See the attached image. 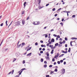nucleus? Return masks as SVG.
Here are the masks:
<instances>
[{
  "mask_svg": "<svg viewBox=\"0 0 77 77\" xmlns=\"http://www.w3.org/2000/svg\"><path fill=\"white\" fill-rule=\"evenodd\" d=\"M51 42H54V39L53 38L51 40Z\"/></svg>",
  "mask_w": 77,
  "mask_h": 77,
  "instance_id": "9d476101",
  "label": "nucleus"
},
{
  "mask_svg": "<svg viewBox=\"0 0 77 77\" xmlns=\"http://www.w3.org/2000/svg\"><path fill=\"white\" fill-rule=\"evenodd\" d=\"M11 73H12V71H11L8 74V75H9L11 74Z\"/></svg>",
  "mask_w": 77,
  "mask_h": 77,
  "instance_id": "72a5a7b5",
  "label": "nucleus"
},
{
  "mask_svg": "<svg viewBox=\"0 0 77 77\" xmlns=\"http://www.w3.org/2000/svg\"><path fill=\"white\" fill-rule=\"evenodd\" d=\"M65 41H67V40H68V38H66V37H65Z\"/></svg>",
  "mask_w": 77,
  "mask_h": 77,
  "instance_id": "ea45409f",
  "label": "nucleus"
},
{
  "mask_svg": "<svg viewBox=\"0 0 77 77\" xmlns=\"http://www.w3.org/2000/svg\"><path fill=\"white\" fill-rule=\"evenodd\" d=\"M52 66H53L51 65L49 66V67H50V68H51V67H52Z\"/></svg>",
  "mask_w": 77,
  "mask_h": 77,
  "instance_id": "a19ab883",
  "label": "nucleus"
},
{
  "mask_svg": "<svg viewBox=\"0 0 77 77\" xmlns=\"http://www.w3.org/2000/svg\"><path fill=\"white\" fill-rule=\"evenodd\" d=\"M72 18H75V15H73L72 16Z\"/></svg>",
  "mask_w": 77,
  "mask_h": 77,
  "instance_id": "2f4dec72",
  "label": "nucleus"
},
{
  "mask_svg": "<svg viewBox=\"0 0 77 77\" xmlns=\"http://www.w3.org/2000/svg\"><path fill=\"white\" fill-rule=\"evenodd\" d=\"M3 25V23H2L0 24V26H2Z\"/></svg>",
  "mask_w": 77,
  "mask_h": 77,
  "instance_id": "5fc2aeb1",
  "label": "nucleus"
},
{
  "mask_svg": "<svg viewBox=\"0 0 77 77\" xmlns=\"http://www.w3.org/2000/svg\"><path fill=\"white\" fill-rule=\"evenodd\" d=\"M71 51V48H69V50H68V52H70Z\"/></svg>",
  "mask_w": 77,
  "mask_h": 77,
  "instance_id": "f3484780",
  "label": "nucleus"
},
{
  "mask_svg": "<svg viewBox=\"0 0 77 77\" xmlns=\"http://www.w3.org/2000/svg\"><path fill=\"white\" fill-rule=\"evenodd\" d=\"M22 23L23 24V25H24V24H25V20H23L22 21Z\"/></svg>",
  "mask_w": 77,
  "mask_h": 77,
  "instance_id": "39448f33",
  "label": "nucleus"
},
{
  "mask_svg": "<svg viewBox=\"0 0 77 77\" xmlns=\"http://www.w3.org/2000/svg\"><path fill=\"white\" fill-rule=\"evenodd\" d=\"M21 45V44L19 45H18L17 46V48H20V47Z\"/></svg>",
  "mask_w": 77,
  "mask_h": 77,
  "instance_id": "a211bd4d",
  "label": "nucleus"
},
{
  "mask_svg": "<svg viewBox=\"0 0 77 77\" xmlns=\"http://www.w3.org/2000/svg\"><path fill=\"white\" fill-rule=\"evenodd\" d=\"M62 71L63 72V74H64L65 72V69H62Z\"/></svg>",
  "mask_w": 77,
  "mask_h": 77,
  "instance_id": "20e7f679",
  "label": "nucleus"
},
{
  "mask_svg": "<svg viewBox=\"0 0 77 77\" xmlns=\"http://www.w3.org/2000/svg\"><path fill=\"white\" fill-rule=\"evenodd\" d=\"M47 64H45L44 66V68H47Z\"/></svg>",
  "mask_w": 77,
  "mask_h": 77,
  "instance_id": "aec40b11",
  "label": "nucleus"
},
{
  "mask_svg": "<svg viewBox=\"0 0 77 77\" xmlns=\"http://www.w3.org/2000/svg\"><path fill=\"white\" fill-rule=\"evenodd\" d=\"M62 47V45H60L59 44L58 45V47Z\"/></svg>",
  "mask_w": 77,
  "mask_h": 77,
  "instance_id": "4be33fe9",
  "label": "nucleus"
},
{
  "mask_svg": "<svg viewBox=\"0 0 77 77\" xmlns=\"http://www.w3.org/2000/svg\"><path fill=\"white\" fill-rule=\"evenodd\" d=\"M52 62H54V61H55V59H54V58H53L52 59Z\"/></svg>",
  "mask_w": 77,
  "mask_h": 77,
  "instance_id": "7c9ffc66",
  "label": "nucleus"
},
{
  "mask_svg": "<svg viewBox=\"0 0 77 77\" xmlns=\"http://www.w3.org/2000/svg\"><path fill=\"white\" fill-rule=\"evenodd\" d=\"M62 8H59L57 10V11H60L61 9Z\"/></svg>",
  "mask_w": 77,
  "mask_h": 77,
  "instance_id": "864d4df0",
  "label": "nucleus"
},
{
  "mask_svg": "<svg viewBox=\"0 0 77 77\" xmlns=\"http://www.w3.org/2000/svg\"><path fill=\"white\" fill-rule=\"evenodd\" d=\"M53 51H54V50H52L51 52V54H53Z\"/></svg>",
  "mask_w": 77,
  "mask_h": 77,
  "instance_id": "2eb2a0df",
  "label": "nucleus"
},
{
  "mask_svg": "<svg viewBox=\"0 0 77 77\" xmlns=\"http://www.w3.org/2000/svg\"><path fill=\"white\" fill-rule=\"evenodd\" d=\"M13 22V21H11V23L10 24V25H9V26H11V24H12V23Z\"/></svg>",
  "mask_w": 77,
  "mask_h": 77,
  "instance_id": "4d7b16f0",
  "label": "nucleus"
},
{
  "mask_svg": "<svg viewBox=\"0 0 77 77\" xmlns=\"http://www.w3.org/2000/svg\"><path fill=\"white\" fill-rule=\"evenodd\" d=\"M58 45L59 46V43H56L55 44V47L57 46Z\"/></svg>",
  "mask_w": 77,
  "mask_h": 77,
  "instance_id": "9b49d317",
  "label": "nucleus"
},
{
  "mask_svg": "<svg viewBox=\"0 0 77 77\" xmlns=\"http://www.w3.org/2000/svg\"><path fill=\"white\" fill-rule=\"evenodd\" d=\"M25 69H26V68H23L20 69V72L19 73V75H21L23 71H24V70H25Z\"/></svg>",
  "mask_w": 77,
  "mask_h": 77,
  "instance_id": "f257e3e1",
  "label": "nucleus"
},
{
  "mask_svg": "<svg viewBox=\"0 0 77 77\" xmlns=\"http://www.w3.org/2000/svg\"><path fill=\"white\" fill-rule=\"evenodd\" d=\"M63 55H65L64 54H63L59 56V57H63Z\"/></svg>",
  "mask_w": 77,
  "mask_h": 77,
  "instance_id": "ddd939ff",
  "label": "nucleus"
},
{
  "mask_svg": "<svg viewBox=\"0 0 77 77\" xmlns=\"http://www.w3.org/2000/svg\"><path fill=\"white\" fill-rule=\"evenodd\" d=\"M45 59L46 60H50V57H45Z\"/></svg>",
  "mask_w": 77,
  "mask_h": 77,
  "instance_id": "6e6552de",
  "label": "nucleus"
},
{
  "mask_svg": "<svg viewBox=\"0 0 77 77\" xmlns=\"http://www.w3.org/2000/svg\"><path fill=\"white\" fill-rule=\"evenodd\" d=\"M40 53L41 54H42L43 53V51H40Z\"/></svg>",
  "mask_w": 77,
  "mask_h": 77,
  "instance_id": "e433bc0d",
  "label": "nucleus"
},
{
  "mask_svg": "<svg viewBox=\"0 0 77 77\" xmlns=\"http://www.w3.org/2000/svg\"><path fill=\"white\" fill-rule=\"evenodd\" d=\"M54 71L55 72H57V69H55Z\"/></svg>",
  "mask_w": 77,
  "mask_h": 77,
  "instance_id": "bb28decb",
  "label": "nucleus"
},
{
  "mask_svg": "<svg viewBox=\"0 0 77 77\" xmlns=\"http://www.w3.org/2000/svg\"><path fill=\"white\" fill-rule=\"evenodd\" d=\"M65 47H68V45L67 44H66L65 45Z\"/></svg>",
  "mask_w": 77,
  "mask_h": 77,
  "instance_id": "6e6d98bb",
  "label": "nucleus"
},
{
  "mask_svg": "<svg viewBox=\"0 0 77 77\" xmlns=\"http://www.w3.org/2000/svg\"><path fill=\"white\" fill-rule=\"evenodd\" d=\"M57 63L58 64H59L60 63V61H58L57 62Z\"/></svg>",
  "mask_w": 77,
  "mask_h": 77,
  "instance_id": "c85d7f7f",
  "label": "nucleus"
},
{
  "mask_svg": "<svg viewBox=\"0 0 77 77\" xmlns=\"http://www.w3.org/2000/svg\"><path fill=\"white\" fill-rule=\"evenodd\" d=\"M59 44H60L62 45V44H63V42H60Z\"/></svg>",
  "mask_w": 77,
  "mask_h": 77,
  "instance_id": "cd10ccee",
  "label": "nucleus"
},
{
  "mask_svg": "<svg viewBox=\"0 0 77 77\" xmlns=\"http://www.w3.org/2000/svg\"><path fill=\"white\" fill-rule=\"evenodd\" d=\"M23 64H24V63H25V60H23Z\"/></svg>",
  "mask_w": 77,
  "mask_h": 77,
  "instance_id": "a18cd8bd",
  "label": "nucleus"
},
{
  "mask_svg": "<svg viewBox=\"0 0 77 77\" xmlns=\"http://www.w3.org/2000/svg\"><path fill=\"white\" fill-rule=\"evenodd\" d=\"M53 72H54L51 71V72H50L51 74H53Z\"/></svg>",
  "mask_w": 77,
  "mask_h": 77,
  "instance_id": "473e14b6",
  "label": "nucleus"
},
{
  "mask_svg": "<svg viewBox=\"0 0 77 77\" xmlns=\"http://www.w3.org/2000/svg\"><path fill=\"white\" fill-rule=\"evenodd\" d=\"M25 13V11L23 10L21 14L22 15H23V14H24Z\"/></svg>",
  "mask_w": 77,
  "mask_h": 77,
  "instance_id": "1a4fd4ad",
  "label": "nucleus"
},
{
  "mask_svg": "<svg viewBox=\"0 0 77 77\" xmlns=\"http://www.w3.org/2000/svg\"><path fill=\"white\" fill-rule=\"evenodd\" d=\"M54 16L55 17H57V14H55L54 15Z\"/></svg>",
  "mask_w": 77,
  "mask_h": 77,
  "instance_id": "bf43d9fd",
  "label": "nucleus"
},
{
  "mask_svg": "<svg viewBox=\"0 0 77 77\" xmlns=\"http://www.w3.org/2000/svg\"><path fill=\"white\" fill-rule=\"evenodd\" d=\"M55 10H56V8H54L52 9L53 11H55Z\"/></svg>",
  "mask_w": 77,
  "mask_h": 77,
  "instance_id": "c756f323",
  "label": "nucleus"
},
{
  "mask_svg": "<svg viewBox=\"0 0 77 77\" xmlns=\"http://www.w3.org/2000/svg\"><path fill=\"white\" fill-rule=\"evenodd\" d=\"M46 77H50V75H46Z\"/></svg>",
  "mask_w": 77,
  "mask_h": 77,
  "instance_id": "de8ad7c7",
  "label": "nucleus"
},
{
  "mask_svg": "<svg viewBox=\"0 0 77 77\" xmlns=\"http://www.w3.org/2000/svg\"><path fill=\"white\" fill-rule=\"evenodd\" d=\"M65 42L66 41L65 40H63L62 42L63 44H65Z\"/></svg>",
  "mask_w": 77,
  "mask_h": 77,
  "instance_id": "c9c22d12",
  "label": "nucleus"
},
{
  "mask_svg": "<svg viewBox=\"0 0 77 77\" xmlns=\"http://www.w3.org/2000/svg\"><path fill=\"white\" fill-rule=\"evenodd\" d=\"M40 23V22H38L36 24H37V25H38V24H39Z\"/></svg>",
  "mask_w": 77,
  "mask_h": 77,
  "instance_id": "b1692460",
  "label": "nucleus"
},
{
  "mask_svg": "<svg viewBox=\"0 0 77 77\" xmlns=\"http://www.w3.org/2000/svg\"><path fill=\"white\" fill-rule=\"evenodd\" d=\"M70 44L71 46H72V41H71L70 43Z\"/></svg>",
  "mask_w": 77,
  "mask_h": 77,
  "instance_id": "f704fd0d",
  "label": "nucleus"
},
{
  "mask_svg": "<svg viewBox=\"0 0 77 77\" xmlns=\"http://www.w3.org/2000/svg\"><path fill=\"white\" fill-rule=\"evenodd\" d=\"M16 60L17 59L14 58V60L13 61V62H15V60Z\"/></svg>",
  "mask_w": 77,
  "mask_h": 77,
  "instance_id": "c03bdc74",
  "label": "nucleus"
},
{
  "mask_svg": "<svg viewBox=\"0 0 77 77\" xmlns=\"http://www.w3.org/2000/svg\"><path fill=\"white\" fill-rule=\"evenodd\" d=\"M20 23H21L19 21H17L16 23L17 26H20Z\"/></svg>",
  "mask_w": 77,
  "mask_h": 77,
  "instance_id": "f03ea898",
  "label": "nucleus"
},
{
  "mask_svg": "<svg viewBox=\"0 0 77 77\" xmlns=\"http://www.w3.org/2000/svg\"><path fill=\"white\" fill-rule=\"evenodd\" d=\"M60 24L62 26H63V23L62 22H61L60 23Z\"/></svg>",
  "mask_w": 77,
  "mask_h": 77,
  "instance_id": "6ab92c4d",
  "label": "nucleus"
},
{
  "mask_svg": "<svg viewBox=\"0 0 77 77\" xmlns=\"http://www.w3.org/2000/svg\"><path fill=\"white\" fill-rule=\"evenodd\" d=\"M32 48V47H29V49H28V50H31V49Z\"/></svg>",
  "mask_w": 77,
  "mask_h": 77,
  "instance_id": "4c0bfd02",
  "label": "nucleus"
},
{
  "mask_svg": "<svg viewBox=\"0 0 77 77\" xmlns=\"http://www.w3.org/2000/svg\"><path fill=\"white\" fill-rule=\"evenodd\" d=\"M48 37V35H47V34H45V37L47 38Z\"/></svg>",
  "mask_w": 77,
  "mask_h": 77,
  "instance_id": "09e8293b",
  "label": "nucleus"
},
{
  "mask_svg": "<svg viewBox=\"0 0 77 77\" xmlns=\"http://www.w3.org/2000/svg\"><path fill=\"white\" fill-rule=\"evenodd\" d=\"M3 40H2V41L1 42L0 45V46H1V45H2V43H3Z\"/></svg>",
  "mask_w": 77,
  "mask_h": 77,
  "instance_id": "412c9836",
  "label": "nucleus"
},
{
  "mask_svg": "<svg viewBox=\"0 0 77 77\" xmlns=\"http://www.w3.org/2000/svg\"><path fill=\"white\" fill-rule=\"evenodd\" d=\"M27 3V2H25L23 4V6H26V4Z\"/></svg>",
  "mask_w": 77,
  "mask_h": 77,
  "instance_id": "4468645a",
  "label": "nucleus"
},
{
  "mask_svg": "<svg viewBox=\"0 0 77 77\" xmlns=\"http://www.w3.org/2000/svg\"><path fill=\"white\" fill-rule=\"evenodd\" d=\"M49 45H50L49 43H47V46L48 47V46H49Z\"/></svg>",
  "mask_w": 77,
  "mask_h": 77,
  "instance_id": "603ef678",
  "label": "nucleus"
},
{
  "mask_svg": "<svg viewBox=\"0 0 77 77\" xmlns=\"http://www.w3.org/2000/svg\"><path fill=\"white\" fill-rule=\"evenodd\" d=\"M44 63H45V64H46L47 63V61H45L44 62Z\"/></svg>",
  "mask_w": 77,
  "mask_h": 77,
  "instance_id": "052dcab7",
  "label": "nucleus"
},
{
  "mask_svg": "<svg viewBox=\"0 0 77 77\" xmlns=\"http://www.w3.org/2000/svg\"><path fill=\"white\" fill-rule=\"evenodd\" d=\"M43 61H44V59H43V58H41V62H43Z\"/></svg>",
  "mask_w": 77,
  "mask_h": 77,
  "instance_id": "dca6fc26",
  "label": "nucleus"
},
{
  "mask_svg": "<svg viewBox=\"0 0 77 77\" xmlns=\"http://www.w3.org/2000/svg\"><path fill=\"white\" fill-rule=\"evenodd\" d=\"M57 38H60V36L59 35H58L57 36Z\"/></svg>",
  "mask_w": 77,
  "mask_h": 77,
  "instance_id": "a878e982",
  "label": "nucleus"
},
{
  "mask_svg": "<svg viewBox=\"0 0 77 77\" xmlns=\"http://www.w3.org/2000/svg\"><path fill=\"white\" fill-rule=\"evenodd\" d=\"M48 5H49V4H47L46 5V6H48Z\"/></svg>",
  "mask_w": 77,
  "mask_h": 77,
  "instance_id": "e2e57ef3",
  "label": "nucleus"
},
{
  "mask_svg": "<svg viewBox=\"0 0 77 77\" xmlns=\"http://www.w3.org/2000/svg\"><path fill=\"white\" fill-rule=\"evenodd\" d=\"M38 2V5H40V3H41V0H37Z\"/></svg>",
  "mask_w": 77,
  "mask_h": 77,
  "instance_id": "0eeeda50",
  "label": "nucleus"
},
{
  "mask_svg": "<svg viewBox=\"0 0 77 77\" xmlns=\"http://www.w3.org/2000/svg\"><path fill=\"white\" fill-rule=\"evenodd\" d=\"M60 62H61V63H62V62H63V60H60Z\"/></svg>",
  "mask_w": 77,
  "mask_h": 77,
  "instance_id": "8fccbe9b",
  "label": "nucleus"
},
{
  "mask_svg": "<svg viewBox=\"0 0 77 77\" xmlns=\"http://www.w3.org/2000/svg\"><path fill=\"white\" fill-rule=\"evenodd\" d=\"M43 41H42V40H41L40 41V42L41 43H43Z\"/></svg>",
  "mask_w": 77,
  "mask_h": 77,
  "instance_id": "680f3d73",
  "label": "nucleus"
},
{
  "mask_svg": "<svg viewBox=\"0 0 77 77\" xmlns=\"http://www.w3.org/2000/svg\"><path fill=\"white\" fill-rule=\"evenodd\" d=\"M62 53H65V51L63 50H62Z\"/></svg>",
  "mask_w": 77,
  "mask_h": 77,
  "instance_id": "49530a36",
  "label": "nucleus"
},
{
  "mask_svg": "<svg viewBox=\"0 0 77 77\" xmlns=\"http://www.w3.org/2000/svg\"><path fill=\"white\" fill-rule=\"evenodd\" d=\"M29 16L26 19L27 20H28L29 19Z\"/></svg>",
  "mask_w": 77,
  "mask_h": 77,
  "instance_id": "58836bf2",
  "label": "nucleus"
},
{
  "mask_svg": "<svg viewBox=\"0 0 77 77\" xmlns=\"http://www.w3.org/2000/svg\"><path fill=\"white\" fill-rule=\"evenodd\" d=\"M38 42H36L35 43V45H38Z\"/></svg>",
  "mask_w": 77,
  "mask_h": 77,
  "instance_id": "79ce46f5",
  "label": "nucleus"
},
{
  "mask_svg": "<svg viewBox=\"0 0 77 77\" xmlns=\"http://www.w3.org/2000/svg\"><path fill=\"white\" fill-rule=\"evenodd\" d=\"M52 31H54V29H52L51 30V32H52Z\"/></svg>",
  "mask_w": 77,
  "mask_h": 77,
  "instance_id": "69168bd1",
  "label": "nucleus"
},
{
  "mask_svg": "<svg viewBox=\"0 0 77 77\" xmlns=\"http://www.w3.org/2000/svg\"><path fill=\"white\" fill-rule=\"evenodd\" d=\"M42 50L43 51H45V48H43L42 49Z\"/></svg>",
  "mask_w": 77,
  "mask_h": 77,
  "instance_id": "13d9d810",
  "label": "nucleus"
},
{
  "mask_svg": "<svg viewBox=\"0 0 77 77\" xmlns=\"http://www.w3.org/2000/svg\"><path fill=\"white\" fill-rule=\"evenodd\" d=\"M52 49H55L56 48V47L55 46L54 47H52L51 48Z\"/></svg>",
  "mask_w": 77,
  "mask_h": 77,
  "instance_id": "5701e85b",
  "label": "nucleus"
},
{
  "mask_svg": "<svg viewBox=\"0 0 77 77\" xmlns=\"http://www.w3.org/2000/svg\"><path fill=\"white\" fill-rule=\"evenodd\" d=\"M33 24H34V25H37V24H36L35 22H33Z\"/></svg>",
  "mask_w": 77,
  "mask_h": 77,
  "instance_id": "37998d69",
  "label": "nucleus"
},
{
  "mask_svg": "<svg viewBox=\"0 0 77 77\" xmlns=\"http://www.w3.org/2000/svg\"><path fill=\"white\" fill-rule=\"evenodd\" d=\"M25 45V43L24 42H23L22 43V45L21 46V48H22V47H23V46Z\"/></svg>",
  "mask_w": 77,
  "mask_h": 77,
  "instance_id": "423d86ee",
  "label": "nucleus"
},
{
  "mask_svg": "<svg viewBox=\"0 0 77 77\" xmlns=\"http://www.w3.org/2000/svg\"><path fill=\"white\" fill-rule=\"evenodd\" d=\"M31 54H32V53H30L29 54H27L26 56H30V55H31Z\"/></svg>",
  "mask_w": 77,
  "mask_h": 77,
  "instance_id": "f8f14e48",
  "label": "nucleus"
},
{
  "mask_svg": "<svg viewBox=\"0 0 77 77\" xmlns=\"http://www.w3.org/2000/svg\"><path fill=\"white\" fill-rule=\"evenodd\" d=\"M49 42V44H51V42Z\"/></svg>",
  "mask_w": 77,
  "mask_h": 77,
  "instance_id": "0e129e2a",
  "label": "nucleus"
},
{
  "mask_svg": "<svg viewBox=\"0 0 77 77\" xmlns=\"http://www.w3.org/2000/svg\"><path fill=\"white\" fill-rule=\"evenodd\" d=\"M60 54L59 53H58L57 54L55 55V56L54 57V58H57V57H58L59 56Z\"/></svg>",
  "mask_w": 77,
  "mask_h": 77,
  "instance_id": "7ed1b4c3",
  "label": "nucleus"
},
{
  "mask_svg": "<svg viewBox=\"0 0 77 77\" xmlns=\"http://www.w3.org/2000/svg\"><path fill=\"white\" fill-rule=\"evenodd\" d=\"M71 39L72 40L75 39V38L74 37H72L71 38Z\"/></svg>",
  "mask_w": 77,
  "mask_h": 77,
  "instance_id": "338daca9",
  "label": "nucleus"
},
{
  "mask_svg": "<svg viewBox=\"0 0 77 77\" xmlns=\"http://www.w3.org/2000/svg\"><path fill=\"white\" fill-rule=\"evenodd\" d=\"M53 36H55V37H56V36H57V35H55V34H54Z\"/></svg>",
  "mask_w": 77,
  "mask_h": 77,
  "instance_id": "3c124183",
  "label": "nucleus"
},
{
  "mask_svg": "<svg viewBox=\"0 0 77 77\" xmlns=\"http://www.w3.org/2000/svg\"><path fill=\"white\" fill-rule=\"evenodd\" d=\"M46 55H47V57L49 56V53H47L46 54Z\"/></svg>",
  "mask_w": 77,
  "mask_h": 77,
  "instance_id": "393cba45",
  "label": "nucleus"
},
{
  "mask_svg": "<svg viewBox=\"0 0 77 77\" xmlns=\"http://www.w3.org/2000/svg\"><path fill=\"white\" fill-rule=\"evenodd\" d=\"M63 64H64V65H65V64H66V62L64 61V62Z\"/></svg>",
  "mask_w": 77,
  "mask_h": 77,
  "instance_id": "774afa93",
  "label": "nucleus"
}]
</instances>
